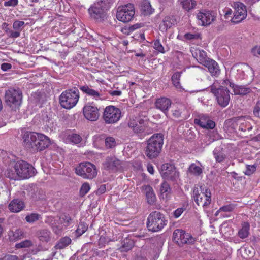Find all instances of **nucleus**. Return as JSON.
Instances as JSON below:
<instances>
[{
	"label": "nucleus",
	"instance_id": "nucleus-62",
	"mask_svg": "<svg viewBox=\"0 0 260 260\" xmlns=\"http://www.w3.org/2000/svg\"><path fill=\"white\" fill-rule=\"evenodd\" d=\"M3 260H21V259L17 255L9 254L4 256Z\"/></svg>",
	"mask_w": 260,
	"mask_h": 260
},
{
	"label": "nucleus",
	"instance_id": "nucleus-25",
	"mask_svg": "<svg viewBox=\"0 0 260 260\" xmlns=\"http://www.w3.org/2000/svg\"><path fill=\"white\" fill-rule=\"evenodd\" d=\"M176 24H177V20L175 17H165L159 25V29L161 31H166Z\"/></svg>",
	"mask_w": 260,
	"mask_h": 260
},
{
	"label": "nucleus",
	"instance_id": "nucleus-5",
	"mask_svg": "<svg viewBox=\"0 0 260 260\" xmlns=\"http://www.w3.org/2000/svg\"><path fill=\"white\" fill-rule=\"evenodd\" d=\"M193 197L196 203L204 209L208 208L211 202V193L206 186L201 185L193 189Z\"/></svg>",
	"mask_w": 260,
	"mask_h": 260
},
{
	"label": "nucleus",
	"instance_id": "nucleus-64",
	"mask_svg": "<svg viewBox=\"0 0 260 260\" xmlns=\"http://www.w3.org/2000/svg\"><path fill=\"white\" fill-rule=\"evenodd\" d=\"M245 17H232L230 20L231 23L236 24L242 22Z\"/></svg>",
	"mask_w": 260,
	"mask_h": 260
},
{
	"label": "nucleus",
	"instance_id": "nucleus-21",
	"mask_svg": "<svg viewBox=\"0 0 260 260\" xmlns=\"http://www.w3.org/2000/svg\"><path fill=\"white\" fill-rule=\"evenodd\" d=\"M205 67L208 68L212 76L218 77L220 74V70L218 63L214 60L208 59L205 64Z\"/></svg>",
	"mask_w": 260,
	"mask_h": 260
},
{
	"label": "nucleus",
	"instance_id": "nucleus-42",
	"mask_svg": "<svg viewBox=\"0 0 260 260\" xmlns=\"http://www.w3.org/2000/svg\"><path fill=\"white\" fill-rule=\"evenodd\" d=\"M215 17H197V23L201 26H207L214 21Z\"/></svg>",
	"mask_w": 260,
	"mask_h": 260
},
{
	"label": "nucleus",
	"instance_id": "nucleus-35",
	"mask_svg": "<svg viewBox=\"0 0 260 260\" xmlns=\"http://www.w3.org/2000/svg\"><path fill=\"white\" fill-rule=\"evenodd\" d=\"M37 235L39 240L43 242H48L50 240L51 232L47 229L39 230Z\"/></svg>",
	"mask_w": 260,
	"mask_h": 260
},
{
	"label": "nucleus",
	"instance_id": "nucleus-7",
	"mask_svg": "<svg viewBox=\"0 0 260 260\" xmlns=\"http://www.w3.org/2000/svg\"><path fill=\"white\" fill-rule=\"evenodd\" d=\"M77 175L84 179H92L95 178L98 171L95 165L90 162H81L75 168Z\"/></svg>",
	"mask_w": 260,
	"mask_h": 260
},
{
	"label": "nucleus",
	"instance_id": "nucleus-12",
	"mask_svg": "<svg viewBox=\"0 0 260 260\" xmlns=\"http://www.w3.org/2000/svg\"><path fill=\"white\" fill-rule=\"evenodd\" d=\"M122 162L115 156H107L103 163V168L109 173H115L122 169Z\"/></svg>",
	"mask_w": 260,
	"mask_h": 260
},
{
	"label": "nucleus",
	"instance_id": "nucleus-24",
	"mask_svg": "<svg viewBox=\"0 0 260 260\" xmlns=\"http://www.w3.org/2000/svg\"><path fill=\"white\" fill-rule=\"evenodd\" d=\"M142 187L144 190L148 203L150 205L153 204L156 201V197L152 187L149 185L143 186Z\"/></svg>",
	"mask_w": 260,
	"mask_h": 260
},
{
	"label": "nucleus",
	"instance_id": "nucleus-46",
	"mask_svg": "<svg viewBox=\"0 0 260 260\" xmlns=\"http://www.w3.org/2000/svg\"><path fill=\"white\" fill-rule=\"evenodd\" d=\"M41 218V215L36 213H32L25 217L26 221L30 223H34Z\"/></svg>",
	"mask_w": 260,
	"mask_h": 260
},
{
	"label": "nucleus",
	"instance_id": "nucleus-63",
	"mask_svg": "<svg viewBox=\"0 0 260 260\" xmlns=\"http://www.w3.org/2000/svg\"><path fill=\"white\" fill-rule=\"evenodd\" d=\"M260 112V104H258V101L257 102L256 105L254 107L253 114L256 117H259Z\"/></svg>",
	"mask_w": 260,
	"mask_h": 260
},
{
	"label": "nucleus",
	"instance_id": "nucleus-26",
	"mask_svg": "<svg viewBox=\"0 0 260 260\" xmlns=\"http://www.w3.org/2000/svg\"><path fill=\"white\" fill-rule=\"evenodd\" d=\"M234 7L235 10V13L234 16H246L247 11L246 7L242 3L237 2L234 3Z\"/></svg>",
	"mask_w": 260,
	"mask_h": 260
},
{
	"label": "nucleus",
	"instance_id": "nucleus-15",
	"mask_svg": "<svg viewBox=\"0 0 260 260\" xmlns=\"http://www.w3.org/2000/svg\"><path fill=\"white\" fill-rule=\"evenodd\" d=\"M84 117L88 120L94 121L98 120L100 113L98 108L90 105L85 106L83 109Z\"/></svg>",
	"mask_w": 260,
	"mask_h": 260
},
{
	"label": "nucleus",
	"instance_id": "nucleus-27",
	"mask_svg": "<svg viewBox=\"0 0 260 260\" xmlns=\"http://www.w3.org/2000/svg\"><path fill=\"white\" fill-rule=\"evenodd\" d=\"M140 10L144 15H150L154 12V9L152 8L150 2L147 0H144L141 2Z\"/></svg>",
	"mask_w": 260,
	"mask_h": 260
},
{
	"label": "nucleus",
	"instance_id": "nucleus-54",
	"mask_svg": "<svg viewBox=\"0 0 260 260\" xmlns=\"http://www.w3.org/2000/svg\"><path fill=\"white\" fill-rule=\"evenodd\" d=\"M90 187L88 183H84L81 186L80 190V193L81 196H85L90 190Z\"/></svg>",
	"mask_w": 260,
	"mask_h": 260
},
{
	"label": "nucleus",
	"instance_id": "nucleus-23",
	"mask_svg": "<svg viewBox=\"0 0 260 260\" xmlns=\"http://www.w3.org/2000/svg\"><path fill=\"white\" fill-rule=\"evenodd\" d=\"M192 56L196 58L198 61L203 65H205L208 61L209 58L207 57V54L203 50L196 49L191 50Z\"/></svg>",
	"mask_w": 260,
	"mask_h": 260
},
{
	"label": "nucleus",
	"instance_id": "nucleus-56",
	"mask_svg": "<svg viewBox=\"0 0 260 260\" xmlns=\"http://www.w3.org/2000/svg\"><path fill=\"white\" fill-rule=\"evenodd\" d=\"M246 169L244 172L246 175L250 176L256 170V166L255 165H247L246 166Z\"/></svg>",
	"mask_w": 260,
	"mask_h": 260
},
{
	"label": "nucleus",
	"instance_id": "nucleus-53",
	"mask_svg": "<svg viewBox=\"0 0 260 260\" xmlns=\"http://www.w3.org/2000/svg\"><path fill=\"white\" fill-rule=\"evenodd\" d=\"M25 23L24 21L17 20L13 23V27L16 30L21 31Z\"/></svg>",
	"mask_w": 260,
	"mask_h": 260
},
{
	"label": "nucleus",
	"instance_id": "nucleus-20",
	"mask_svg": "<svg viewBox=\"0 0 260 260\" xmlns=\"http://www.w3.org/2000/svg\"><path fill=\"white\" fill-rule=\"evenodd\" d=\"M155 105L157 109L167 115L169 108L171 105V101L169 98L161 97L156 100Z\"/></svg>",
	"mask_w": 260,
	"mask_h": 260
},
{
	"label": "nucleus",
	"instance_id": "nucleus-22",
	"mask_svg": "<svg viewBox=\"0 0 260 260\" xmlns=\"http://www.w3.org/2000/svg\"><path fill=\"white\" fill-rule=\"evenodd\" d=\"M25 207V204L21 200L16 199L12 200L9 204V210L14 213H17L22 210Z\"/></svg>",
	"mask_w": 260,
	"mask_h": 260
},
{
	"label": "nucleus",
	"instance_id": "nucleus-57",
	"mask_svg": "<svg viewBox=\"0 0 260 260\" xmlns=\"http://www.w3.org/2000/svg\"><path fill=\"white\" fill-rule=\"evenodd\" d=\"M179 177V172L177 170L174 172H172L170 175L168 176V178H166V179L170 180L172 181H176Z\"/></svg>",
	"mask_w": 260,
	"mask_h": 260
},
{
	"label": "nucleus",
	"instance_id": "nucleus-9",
	"mask_svg": "<svg viewBox=\"0 0 260 260\" xmlns=\"http://www.w3.org/2000/svg\"><path fill=\"white\" fill-rule=\"evenodd\" d=\"M5 102L10 107L19 106L22 102V93L19 88H11L6 91Z\"/></svg>",
	"mask_w": 260,
	"mask_h": 260
},
{
	"label": "nucleus",
	"instance_id": "nucleus-45",
	"mask_svg": "<svg viewBox=\"0 0 260 260\" xmlns=\"http://www.w3.org/2000/svg\"><path fill=\"white\" fill-rule=\"evenodd\" d=\"M69 140L74 144L80 143L82 140V137L77 134L72 133L68 135V136Z\"/></svg>",
	"mask_w": 260,
	"mask_h": 260
},
{
	"label": "nucleus",
	"instance_id": "nucleus-44",
	"mask_svg": "<svg viewBox=\"0 0 260 260\" xmlns=\"http://www.w3.org/2000/svg\"><path fill=\"white\" fill-rule=\"evenodd\" d=\"M104 142L105 147L107 149L113 148L116 144L115 138L112 137H105Z\"/></svg>",
	"mask_w": 260,
	"mask_h": 260
},
{
	"label": "nucleus",
	"instance_id": "nucleus-10",
	"mask_svg": "<svg viewBox=\"0 0 260 260\" xmlns=\"http://www.w3.org/2000/svg\"><path fill=\"white\" fill-rule=\"evenodd\" d=\"M114 2V0H100L90 6L88 9L89 13L91 16L104 15Z\"/></svg>",
	"mask_w": 260,
	"mask_h": 260
},
{
	"label": "nucleus",
	"instance_id": "nucleus-60",
	"mask_svg": "<svg viewBox=\"0 0 260 260\" xmlns=\"http://www.w3.org/2000/svg\"><path fill=\"white\" fill-rule=\"evenodd\" d=\"M18 0H7L5 2V7H15L18 5Z\"/></svg>",
	"mask_w": 260,
	"mask_h": 260
},
{
	"label": "nucleus",
	"instance_id": "nucleus-58",
	"mask_svg": "<svg viewBox=\"0 0 260 260\" xmlns=\"http://www.w3.org/2000/svg\"><path fill=\"white\" fill-rule=\"evenodd\" d=\"M171 169H173V165L169 163H165L161 166V174L162 173L171 171Z\"/></svg>",
	"mask_w": 260,
	"mask_h": 260
},
{
	"label": "nucleus",
	"instance_id": "nucleus-30",
	"mask_svg": "<svg viewBox=\"0 0 260 260\" xmlns=\"http://www.w3.org/2000/svg\"><path fill=\"white\" fill-rule=\"evenodd\" d=\"M250 224L248 222H243L241 224V228L238 232V236L241 239H245L249 235Z\"/></svg>",
	"mask_w": 260,
	"mask_h": 260
},
{
	"label": "nucleus",
	"instance_id": "nucleus-18",
	"mask_svg": "<svg viewBox=\"0 0 260 260\" xmlns=\"http://www.w3.org/2000/svg\"><path fill=\"white\" fill-rule=\"evenodd\" d=\"M38 136V142L37 144L34 145V153L45 150L51 144L50 140L47 136L41 133H39Z\"/></svg>",
	"mask_w": 260,
	"mask_h": 260
},
{
	"label": "nucleus",
	"instance_id": "nucleus-4",
	"mask_svg": "<svg viewBox=\"0 0 260 260\" xmlns=\"http://www.w3.org/2000/svg\"><path fill=\"white\" fill-rule=\"evenodd\" d=\"M147 124V121L140 116H135L130 119L127 126L134 134L142 138L151 133Z\"/></svg>",
	"mask_w": 260,
	"mask_h": 260
},
{
	"label": "nucleus",
	"instance_id": "nucleus-61",
	"mask_svg": "<svg viewBox=\"0 0 260 260\" xmlns=\"http://www.w3.org/2000/svg\"><path fill=\"white\" fill-rule=\"evenodd\" d=\"M184 211V209L183 208L181 207L177 208L173 212L174 217L176 218H178L183 213Z\"/></svg>",
	"mask_w": 260,
	"mask_h": 260
},
{
	"label": "nucleus",
	"instance_id": "nucleus-39",
	"mask_svg": "<svg viewBox=\"0 0 260 260\" xmlns=\"http://www.w3.org/2000/svg\"><path fill=\"white\" fill-rule=\"evenodd\" d=\"M182 4L183 9L187 11L192 9L196 5L194 0H179Z\"/></svg>",
	"mask_w": 260,
	"mask_h": 260
},
{
	"label": "nucleus",
	"instance_id": "nucleus-19",
	"mask_svg": "<svg viewBox=\"0 0 260 260\" xmlns=\"http://www.w3.org/2000/svg\"><path fill=\"white\" fill-rule=\"evenodd\" d=\"M135 9L133 4L131 3L120 6L117 9L116 16H134Z\"/></svg>",
	"mask_w": 260,
	"mask_h": 260
},
{
	"label": "nucleus",
	"instance_id": "nucleus-16",
	"mask_svg": "<svg viewBox=\"0 0 260 260\" xmlns=\"http://www.w3.org/2000/svg\"><path fill=\"white\" fill-rule=\"evenodd\" d=\"M194 123L203 128L212 129L215 126V122L211 120L207 115L202 114L199 119H195Z\"/></svg>",
	"mask_w": 260,
	"mask_h": 260
},
{
	"label": "nucleus",
	"instance_id": "nucleus-17",
	"mask_svg": "<svg viewBox=\"0 0 260 260\" xmlns=\"http://www.w3.org/2000/svg\"><path fill=\"white\" fill-rule=\"evenodd\" d=\"M222 84L224 85L229 84L233 90L235 94L244 95L251 91V89L244 86L235 85L233 83H231L229 80H224L222 81Z\"/></svg>",
	"mask_w": 260,
	"mask_h": 260
},
{
	"label": "nucleus",
	"instance_id": "nucleus-47",
	"mask_svg": "<svg viewBox=\"0 0 260 260\" xmlns=\"http://www.w3.org/2000/svg\"><path fill=\"white\" fill-rule=\"evenodd\" d=\"M183 230L180 229L175 230L173 233V241L179 245V242L181 239V236L183 233Z\"/></svg>",
	"mask_w": 260,
	"mask_h": 260
},
{
	"label": "nucleus",
	"instance_id": "nucleus-29",
	"mask_svg": "<svg viewBox=\"0 0 260 260\" xmlns=\"http://www.w3.org/2000/svg\"><path fill=\"white\" fill-rule=\"evenodd\" d=\"M214 157L217 162H223L226 158L223 148L220 147H216L213 151Z\"/></svg>",
	"mask_w": 260,
	"mask_h": 260
},
{
	"label": "nucleus",
	"instance_id": "nucleus-48",
	"mask_svg": "<svg viewBox=\"0 0 260 260\" xmlns=\"http://www.w3.org/2000/svg\"><path fill=\"white\" fill-rule=\"evenodd\" d=\"M33 243L30 240H25L19 243H17L15 247L17 248H28L32 246Z\"/></svg>",
	"mask_w": 260,
	"mask_h": 260
},
{
	"label": "nucleus",
	"instance_id": "nucleus-14",
	"mask_svg": "<svg viewBox=\"0 0 260 260\" xmlns=\"http://www.w3.org/2000/svg\"><path fill=\"white\" fill-rule=\"evenodd\" d=\"M79 87L83 93L93 100L99 101L104 99V96L101 89H93L92 86L87 85L79 86Z\"/></svg>",
	"mask_w": 260,
	"mask_h": 260
},
{
	"label": "nucleus",
	"instance_id": "nucleus-34",
	"mask_svg": "<svg viewBox=\"0 0 260 260\" xmlns=\"http://www.w3.org/2000/svg\"><path fill=\"white\" fill-rule=\"evenodd\" d=\"M71 239L68 236L62 237L56 244L55 248L56 249H62L71 244Z\"/></svg>",
	"mask_w": 260,
	"mask_h": 260
},
{
	"label": "nucleus",
	"instance_id": "nucleus-3",
	"mask_svg": "<svg viewBox=\"0 0 260 260\" xmlns=\"http://www.w3.org/2000/svg\"><path fill=\"white\" fill-rule=\"evenodd\" d=\"M79 97V90L75 87L62 92L59 96V103L62 108L70 109L76 106Z\"/></svg>",
	"mask_w": 260,
	"mask_h": 260
},
{
	"label": "nucleus",
	"instance_id": "nucleus-32",
	"mask_svg": "<svg viewBox=\"0 0 260 260\" xmlns=\"http://www.w3.org/2000/svg\"><path fill=\"white\" fill-rule=\"evenodd\" d=\"M199 166L194 163L191 164L188 168V172L196 176H199L203 173V168L202 165L199 162Z\"/></svg>",
	"mask_w": 260,
	"mask_h": 260
},
{
	"label": "nucleus",
	"instance_id": "nucleus-59",
	"mask_svg": "<svg viewBox=\"0 0 260 260\" xmlns=\"http://www.w3.org/2000/svg\"><path fill=\"white\" fill-rule=\"evenodd\" d=\"M200 13L201 14L200 16H214L216 14L214 11H210L205 9L200 11Z\"/></svg>",
	"mask_w": 260,
	"mask_h": 260
},
{
	"label": "nucleus",
	"instance_id": "nucleus-49",
	"mask_svg": "<svg viewBox=\"0 0 260 260\" xmlns=\"http://www.w3.org/2000/svg\"><path fill=\"white\" fill-rule=\"evenodd\" d=\"M235 207L236 206L233 204H230L226 205H224L221 207L219 208V209L217 211V212H230L234 210V209L235 208Z\"/></svg>",
	"mask_w": 260,
	"mask_h": 260
},
{
	"label": "nucleus",
	"instance_id": "nucleus-40",
	"mask_svg": "<svg viewBox=\"0 0 260 260\" xmlns=\"http://www.w3.org/2000/svg\"><path fill=\"white\" fill-rule=\"evenodd\" d=\"M72 220L71 216L67 213L62 214L59 217L60 223L65 227L69 226L71 224Z\"/></svg>",
	"mask_w": 260,
	"mask_h": 260
},
{
	"label": "nucleus",
	"instance_id": "nucleus-6",
	"mask_svg": "<svg viewBox=\"0 0 260 260\" xmlns=\"http://www.w3.org/2000/svg\"><path fill=\"white\" fill-rule=\"evenodd\" d=\"M218 82H215L211 86V92L216 96L217 101L221 107H226L230 101V92L228 88L222 84L217 87Z\"/></svg>",
	"mask_w": 260,
	"mask_h": 260
},
{
	"label": "nucleus",
	"instance_id": "nucleus-31",
	"mask_svg": "<svg viewBox=\"0 0 260 260\" xmlns=\"http://www.w3.org/2000/svg\"><path fill=\"white\" fill-rule=\"evenodd\" d=\"M171 188L169 184L166 182L164 181L160 185V193L161 197L167 200L170 196Z\"/></svg>",
	"mask_w": 260,
	"mask_h": 260
},
{
	"label": "nucleus",
	"instance_id": "nucleus-1",
	"mask_svg": "<svg viewBox=\"0 0 260 260\" xmlns=\"http://www.w3.org/2000/svg\"><path fill=\"white\" fill-rule=\"evenodd\" d=\"M163 144V135L160 133L153 134L147 141L146 155L150 159L157 157L161 151Z\"/></svg>",
	"mask_w": 260,
	"mask_h": 260
},
{
	"label": "nucleus",
	"instance_id": "nucleus-38",
	"mask_svg": "<svg viewBox=\"0 0 260 260\" xmlns=\"http://www.w3.org/2000/svg\"><path fill=\"white\" fill-rule=\"evenodd\" d=\"M182 72H176L172 76L171 80L174 86L178 89H182V86L180 83Z\"/></svg>",
	"mask_w": 260,
	"mask_h": 260
},
{
	"label": "nucleus",
	"instance_id": "nucleus-41",
	"mask_svg": "<svg viewBox=\"0 0 260 260\" xmlns=\"http://www.w3.org/2000/svg\"><path fill=\"white\" fill-rule=\"evenodd\" d=\"M13 166L11 165V167L7 170L5 174L6 176L11 179L17 180L19 179L18 173L14 169Z\"/></svg>",
	"mask_w": 260,
	"mask_h": 260
},
{
	"label": "nucleus",
	"instance_id": "nucleus-13",
	"mask_svg": "<svg viewBox=\"0 0 260 260\" xmlns=\"http://www.w3.org/2000/svg\"><path fill=\"white\" fill-rule=\"evenodd\" d=\"M39 133L33 132H27L23 136V145L24 147L34 153V145L37 144L39 139Z\"/></svg>",
	"mask_w": 260,
	"mask_h": 260
},
{
	"label": "nucleus",
	"instance_id": "nucleus-2",
	"mask_svg": "<svg viewBox=\"0 0 260 260\" xmlns=\"http://www.w3.org/2000/svg\"><path fill=\"white\" fill-rule=\"evenodd\" d=\"M167 223L168 220L163 213L158 211H154L148 215L146 224L149 231L157 232L161 231Z\"/></svg>",
	"mask_w": 260,
	"mask_h": 260
},
{
	"label": "nucleus",
	"instance_id": "nucleus-55",
	"mask_svg": "<svg viewBox=\"0 0 260 260\" xmlns=\"http://www.w3.org/2000/svg\"><path fill=\"white\" fill-rule=\"evenodd\" d=\"M144 26L143 23H137L133 25L130 26L127 28H122L121 31L124 32V30H128L129 32H132L136 29L140 28Z\"/></svg>",
	"mask_w": 260,
	"mask_h": 260
},
{
	"label": "nucleus",
	"instance_id": "nucleus-28",
	"mask_svg": "<svg viewBox=\"0 0 260 260\" xmlns=\"http://www.w3.org/2000/svg\"><path fill=\"white\" fill-rule=\"evenodd\" d=\"M9 238L12 241H16L26 237V233L21 229L11 231L9 233Z\"/></svg>",
	"mask_w": 260,
	"mask_h": 260
},
{
	"label": "nucleus",
	"instance_id": "nucleus-36",
	"mask_svg": "<svg viewBox=\"0 0 260 260\" xmlns=\"http://www.w3.org/2000/svg\"><path fill=\"white\" fill-rule=\"evenodd\" d=\"M105 136L104 134H96L93 136L92 141L94 147L100 148L102 147L105 140Z\"/></svg>",
	"mask_w": 260,
	"mask_h": 260
},
{
	"label": "nucleus",
	"instance_id": "nucleus-52",
	"mask_svg": "<svg viewBox=\"0 0 260 260\" xmlns=\"http://www.w3.org/2000/svg\"><path fill=\"white\" fill-rule=\"evenodd\" d=\"M110 241V239L108 237L101 236L99 240L98 245L99 248L104 247L106 244Z\"/></svg>",
	"mask_w": 260,
	"mask_h": 260
},
{
	"label": "nucleus",
	"instance_id": "nucleus-43",
	"mask_svg": "<svg viewBox=\"0 0 260 260\" xmlns=\"http://www.w3.org/2000/svg\"><path fill=\"white\" fill-rule=\"evenodd\" d=\"M88 229V225L84 222H80L76 230L77 236L79 237L83 234Z\"/></svg>",
	"mask_w": 260,
	"mask_h": 260
},
{
	"label": "nucleus",
	"instance_id": "nucleus-8",
	"mask_svg": "<svg viewBox=\"0 0 260 260\" xmlns=\"http://www.w3.org/2000/svg\"><path fill=\"white\" fill-rule=\"evenodd\" d=\"M14 169L18 173L19 178L27 179L35 175V169L24 160H18L14 164Z\"/></svg>",
	"mask_w": 260,
	"mask_h": 260
},
{
	"label": "nucleus",
	"instance_id": "nucleus-33",
	"mask_svg": "<svg viewBox=\"0 0 260 260\" xmlns=\"http://www.w3.org/2000/svg\"><path fill=\"white\" fill-rule=\"evenodd\" d=\"M121 246L118 250L121 252H127L132 249L134 246V242L129 238H125L121 242Z\"/></svg>",
	"mask_w": 260,
	"mask_h": 260
},
{
	"label": "nucleus",
	"instance_id": "nucleus-50",
	"mask_svg": "<svg viewBox=\"0 0 260 260\" xmlns=\"http://www.w3.org/2000/svg\"><path fill=\"white\" fill-rule=\"evenodd\" d=\"M184 38L186 40H194L201 39V35L199 33L197 34H191V33H186L184 35Z\"/></svg>",
	"mask_w": 260,
	"mask_h": 260
},
{
	"label": "nucleus",
	"instance_id": "nucleus-51",
	"mask_svg": "<svg viewBox=\"0 0 260 260\" xmlns=\"http://www.w3.org/2000/svg\"><path fill=\"white\" fill-rule=\"evenodd\" d=\"M154 48L161 53H164L165 52L164 47L162 45L159 39H157L154 41Z\"/></svg>",
	"mask_w": 260,
	"mask_h": 260
},
{
	"label": "nucleus",
	"instance_id": "nucleus-37",
	"mask_svg": "<svg viewBox=\"0 0 260 260\" xmlns=\"http://www.w3.org/2000/svg\"><path fill=\"white\" fill-rule=\"evenodd\" d=\"M195 241L196 239L192 237L189 234L185 233L184 231L179 242V245L183 244H193Z\"/></svg>",
	"mask_w": 260,
	"mask_h": 260
},
{
	"label": "nucleus",
	"instance_id": "nucleus-11",
	"mask_svg": "<svg viewBox=\"0 0 260 260\" xmlns=\"http://www.w3.org/2000/svg\"><path fill=\"white\" fill-rule=\"evenodd\" d=\"M121 117V111L113 106L105 108L103 114V118L107 123H114L117 122Z\"/></svg>",
	"mask_w": 260,
	"mask_h": 260
}]
</instances>
